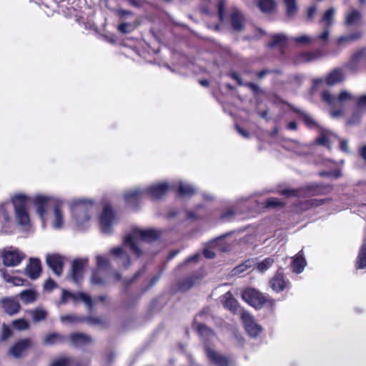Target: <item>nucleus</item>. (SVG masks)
<instances>
[{"label": "nucleus", "instance_id": "58836bf2", "mask_svg": "<svg viewBox=\"0 0 366 366\" xmlns=\"http://www.w3.org/2000/svg\"><path fill=\"white\" fill-rule=\"evenodd\" d=\"M196 280L197 277L193 276L186 277L179 282V289L181 291H187L195 285Z\"/></svg>", "mask_w": 366, "mask_h": 366}, {"label": "nucleus", "instance_id": "2eb2a0df", "mask_svg": "<svg viewBox=\"0 0 366 366\" xmlns=\"http://www.w3.org/2000/svg\"><path fill=\"white\" fill-rule=\"evenodd\" d=\"M86 262L81 259H75L71 263V277L74 282H79L83 276Z\"/></svg>", "mask_w": 366, "mask_h": 366}, {"label": "nucleus", "instance_id": "c9c22d12", "mask_svg": "<svg viewBox=\"0 0 366 366\" xmlns=\"http://www.w3.org/2000/svg\"><path fill=\"white\" fill-rule=\"evenodd\" d=\"M196 193L195 189L189 184H179L177 189V194L179 197H192Z\"/></svg>", "mask_w": 366, "mask_h": 366}, {"label": "nucleus", "instance_id": "338daca9", "mask_svg": "<svg viewBox=\"0 0 366 366\" xmlns=\"http://www.w3.org/2000/svg\"><path fill=\"white\" fill-rule=\"evenodd\" d=\"M44 289L51 291L57 287V284L52 279L48 278L46 280V282L44 285Z\"/></svg>", "mask_w": 366, "mask_h": 366}, {"label": "nucleus", "instance_id": "e2e57ef3", "mask_svg": "<svg viewBox=\"0 0 366 366\" xmlns=\"http://www.w3.org/2000/svg\"><path fill=\"white\" fill-rule=\"evenodd\" d=\"M131 27V24L122 22V24L118 25L117 29L119 32L122 34H128L132 31Z\"/></svg>", "mask_w": 366, "mask_h": 366}, {"label": "nucleus", "instance_id": "09e8293b", "mask_svg": "<svg viewBox=\"0 0 366 366\" xmlns=\"http://www.w3.org/2000/svg\"><path fill=\"white\" fill-rule=\"evenodd\" d=\"M76 302L77 301H82L89 309H92L93 307V302L92 300V297L82 292H79L77 294H76Z\"/></svg>", "mask_w": 366, "mask_h": 366}, {"label": "nucleus", "instance_id": "f704fd0d", "mask_svg": "<svg viewBox=\"0 0 366 366\" xmlns=\"http://www.w3.org/2000/svg\"><path fill=\"white\" fill-rule=\"evenodd\" d=\"M362 36V34L361 31H356L352 34H350L347 36H341L337 40V43L339 45H342L343 44H347L352 41H355L360 39Z\"/></svg>", "mask_w": 366, "mask_h": 366}, {"label": "nucleus", "instance_id": "9d476101", "mask_svg": "<svg viewBox=\"0 0 366 366\" xmlns=\"http://www.w3.org/2000/svg\"><path fill=\"white\" fill-rule=\"evenodd\" d=\"M142 191L138 189L129 190L124 194L125 202L134 209H138L142 197Z\"/></svg>", "mask_w": 366, "mask_h": 366}, {"label": "nucleus", "instance_id": "c756f323", "mask_svg": "<svg viewBox=\"0 0 366 366\" xmlns=\"http://www.w3.org/2000/svg\"><path fill=\"white\" fill-rule=\"evenodd\" d=\"M287 38L282 34H275L272 36V41L268 43L269 48L281 47L287 45Z\"/></svg>", "mask_w": 366, "mask_h": 366}, {"label": "nucleus", "instance_id": "423d86ee", "mask_svg": "<svg viewBox=\"0 0 366 366\" xmlns=\"http://www.w3.org/2000/svg\"><path fill=\"white\" fill-rule=\"evenodd\" d=\"M241 317L244 322V328L249 336L256 337L262 332V326L258 325L248 312H242Z\"/></svg>", "mask_w": 366, "mask_h": 366}, {"label": "nucleus", "instance_id": "6e6d98bb", "mask_svg": "<svg viewBox=\"0 0 366 366\" xmlns=\"http://www.w3.org/2000/svg\"><path fill=\"white\" fill-rule=\"evenodd\" d=\"M97 265L99 269L108 268L109 267V262L106 257L98 255L97 257Z\"/></svg>", "mask_w": 366, "mask_h": 366}, {"label": "nucleus", "instance_id": "bb28decb", "mask_svg": "<svg viewBox=\"0 0 366 366\" xmlns=\"http://www.w3.org/2000/svg\"><path fill=\"white\" fill-rule=\"evenodd\" d=\"M111 254L115 257L122 259L124 260L123 266L124 267H129L131 264V260L129 254L124 250L122 247H114L110 250Z\"/></svg>", "mask_w": 366, "mask_h": 366}, {"label": "nucleus", "instance_id": "cd10ccee", "mask_svg": "<svg viewBox=\"0 0 366 366\" xmlns=\"http://www.w3.org/2000/svg\"><path fill=\"white\" fill-rule=\"evenodd\" d=\"M355 268L357 269H366V242L360 247L357 257L355 260Z\"/></svg>", "mask_w": 366, "mask_h": 366}, {"label": "nucleus", "instance_id": "7ed1b4c3", "mask_svg": "<svg viewBox=\"0 0 366 366\" xmlns=\"http://www.w3.org/2000/svg\"><path fill=\"white\" fill-rule=\"evenodd\" d=\"M93 204L87 200H76L71 204L73 217L79 222H85L89 220Z\"/></svg>", "mask_w": 366, "mask_h": 366}, {"label": "nucleus", "instance_id": "412c9836", "mask_svg": "<svg viewBox=\"0 0 366 366\" xmlns=\"http://www.w3.org/2000/svg\"><path fill=\"white\" fill-rule=\"evenodd\" d=\"M225 300L223 302V306L234 314H238L241 312V307L238 301L230 293L227 292L224 295Z\"/></svg>", "mask_w": 366, "mask_h": 366}, {"label": "nucleus", "instance_id": "c03bdc74", "mask_svg": "<svg viewBox=\"0 0 366 366\" xmlns=\"http://www.w3.org/2000/svg\"><path fill=\"white\" fill-rule=\"evenodd\" d=\"M335 10L330 8L324 13L321 22L324 23L325 26L329 28L333 24Z\"/></svg>", "mask_w": 366, "mask_h": 366}, {"label": "nucleus", "instance_id": "39448f33", "mask_svg": "<svg viewBox=\"0 0 366 366\" xmlns=\"http://www.w3.org/2000/svg\"><path fill=\"white\" fill-rule=\"evenodd\" d=\"M321 98L324 102L333 107L354 99V97L346 90L341 91L337 97L332 94L329 91L325 90L322 92Z\"/></svg>", "mask_w": 366, "mask_h": 366}, {"label": "nucleus", "instance_id": "1a4fd4ad", "mask_svg": "<svg viewBox=\"0 0 366 366\" xmlns=\"http://www.w3.org/2000/svg\"><path fill=\"white\" fill-rule=\"evenodd\" d=\"M229 23L232 30L242 31L245 27V19L242 11L234 9L229 15Z\"/></svg>", "mask_w": 366, "mask_h": 366}, {"label": "nucleus", "instance_id": "052dcab7", "mask_svg": "<svg viewBox=\"0 0 366 366\" xmlns=\"http://www.w3.org/2000/svg\"><path fill=\"white\" fill-rule=\"evenodd\" d=\"M316 142L320 145L330 147V140L327 135L323 132H322L320 136L317 137Z\"/></svg>", "mask_w": 366, "mask_h": 366}, {"label": "nucleus", "instance_id": "6e6552de", "mask_svg": "<svg viewBox=\"0 0 366 366\" xmlns=\"http://www.w3.org/2000/svg\"><path fill=\"white\" fill-rule=\"evenodd\" d=\"M205 353L207 358L217 366H231L232 360L231 358L222 355L212 348H205Z\"/></svg>", "mask_w": 366, "mask_h": 366}, {"label": "nucleus", "instance_id": "4be33fe9", "mask_svg": "<svg viewBox=\"0 0 366 366\" xmlns=\"http://www.w3.org/2000/svg\"><path fill=\"white\" fill-rule=\"evenodd\" d=\"M1 306L4 312L10 315L16 314L21 308L19 302L11 298H5L2 300Z\"/></svg>", "mask_w": 366, "mask_h": 366}, {"label": "nucleus", "instance_id": "bf43d9fd", "mask_svg": "<svg viewBox=\"0 0 366 366\" xmlns=\"http://www.w3.org/2000/svg\"><path fill=\"white\" fill-rule=\"evenodd\" d=\"M85 322H86L89 325H104L105 322L103 320L98 317H86L85 318Z\"/></svg>", "mask_w": 366, "mask_h": 366}, {"label": "nucleus", "instance_id": "3c124183", "mask_svg": "<svg viewBox=\"0 0 366 366\" xmlns=\"http://www.w3.org/2000/svg\"><path fill=\"white\" fill-rule=\"evenodd\" d=\"M91 281L92 284L96 285H102L105 283V280L101 274V269H97L92 272Z\"/></svg>", "mask_w": 366, "mask_h": 366}, {"label": "nucleus", "instance_id": "473e14b6", "mask_svg": "<svg viewBox=\"0 0 366 366\" xmlns=\"http://www.w3.org/2000/svg\"><path fill=\"white\" fill-rule=\"evenodd\" d=\"M124 244L125 246L129 247L130 249L137 257H139L142 255V251L138 247L134 237L132 234H128L124 237Z\"/></svg>", "mask_w": 366, "mask_h": 366}, {"label": "nucleus", "instance_id": "9b49d317", "mask_svg": "<svg viewBox=\"0 0 366 366\" xmlns=\"http://www.w3.org/2000/svg\"><path fill=\"white\" fill-rule=\"evenodd\" d=\"M46 264L52 269L54 273L60 276L63 272L64 258L58 254H48L46 257Z\"/></svg>", "mask_w": 366, "mask_h": 366}, {"label": "nucleus", "instance_id": "2f4dec72", "mask_svg": "<svg viewBox=\"0 0 366 366\" xmlns=\"http://www.w3.org/2000/svg\"><path fill=\"white\" fill-rule=\"evenodd\" d=\"M277 192L279 194L285 196L286 197H302L301 187L295 189L290 187L281 189L280 187H278Z\"/></svg>", "mask_w": 366, "mask_h": 366}, {"label": "nucleus", "instance_id": "864d4df0", "mask_svg": "<svg viewBox=\"0 0 366 366\" xmlns=\"http://www.w3.org/2000/svg\"><path fill=\"white\" fill-rule=\"evenodd\" d=\"M217 15L219 21L220 23H223L224 21L226 15H225V4L223 0L219 1L217 4Z\"/></svg>", "mask_w": 366, "mask_h": 366}, {"label": "nucleus", "instance_id": "393cba45", "mask_svg": "<svg viewBox=\"0 0 366 366\" xmlns=\"http://www.w3.org/2000/svg\"><path fill=\"white\" fill-rule=\"evenodd\" d=\"M229 76L236 81L239 86H244L247 88L251 89L254 94H259L260 93L259 86L254 82H245L244 83L239 74L236 71H232Z\"/></svg>", "mask_w": 366, "mask_h": 366}, {"label": "nucleus", "instance_id": "5fc2aeb1", "mask_svg": "<svg viewBox=\"0 0 366 366\" xmlns=\"http://www.w3.org/2000/svg\"><path fill=\"white\" fill-rule=\"evenodd\" d=\"M275 73V74H280V71L278 69H264L259 71H255V75L257 78L259 80L262 79L266 75Z\"/></svg>", "mask_w": 366, "mask_h": 366}, {"label": "nucleus", "instance_id": "e433bc0d", "mask_svg": "<svg viewBox=\"0 0 366 366\" xmlns=\"http://www.w3.org/2000/svg\"><path fill=\"white\" fill-rule=\"evenodd\" d=\"M292 111L295 112L297 114H298L299 117L302 119L304 123L307 127L314 128L317 126L316 122L304 112L301 111L299 109H292Z\"/></svg>", "mask_w": 366, "mask_h": 366}, {"label": "nucleus", "instance_id": "a19ab883", "mask_svg": "<svg viewBox=\"0 0 366 366\" xmlns=\"http://www.w3.org/2000/svg\"><path fill=\"white\" fill-rule=\"evenodd\" d=\"M361 14L358 10L354 9L348 14L345 18V24L352 26L357 24L361 19Z\"/></svg>", "mask_w": 366, "mask_h": 366}, {"label": "nucleus", "instance_id": "4d7b16f0", "mask_svg": "<svg viewBox=\"0 0 366 366\" xmlns=\"http://www.w3.org/2000/svg\"><path fill=\"white\" fill-rule=\"evenodd\" d=\"M115 14L122 21L126 20L129 16H133L134 13L129 10L118 9L115 11Z\"/></svg>", "mask_w": 366, "mask_h": 366}, {"label": "nucleus", "instance_id": "7c9ffc66", "mask_svg": "<svg viewBox=\"0 0 366 366\" xmlns=\"http://www.w3.org/2000/svg\"><path fill=\"white\" fill-rule=\"evenodd\" d=\"M257 6L264 14L272 12L276 8L274 0H257Z\"/></svg>", "mask_w": 366, "mask_h": 366}, {"label": "nucleus", "instance_id": "0eeeda50", "mask_svg": "<svg viewBox=\"0 0 366 366\" xmlns=\"http://www.w3.org/2000/svg\"><path fill=\"white\" fill-rule=\"evenodd\" d=\"M114 213L110 205H105L100 216V225L102 232L109 233L112 231Z\"/></svg>", "mask_w": 366, "mask_h": 366}, {"label": "nucleus", "instance_id": "20e7f679", "mask_svg": "<svg viewBox=\"0 0 366 366\" xmlns=\"http://www.w3.org/2000/svg\"><path fill=\"white\" fill-rule=\"evenodd\" d=\"M332 185L330 184L312 182L301 187L302 198L325 195L332 192Z\"/></svg>", "mask_w": 366, "mask_h": 366}, {"label": "nucleus", "instance_id": "f3484780", "mask_svg": "<svg viewBox=\"0 0 366 366\" xmlns=\"http://www.w3.org/2000/svg\"><path fill=\"white\" fill-rule=\"evenodd\" d=\"M169 186L166 183H162L149 187L147 189V193L154 200H159L166 195Z\"/></svg>", "mask_w": 366, "mask_h": 366}, {"label": "nucleus", "instance_id": "37998d69", "mask_svg": "<svg viewBox=\"0 0 366 366\" xmlns=\"http://www.w3.org/2000/svg\"><path fill=\"white\" fill-rule=\"evenodd\" d=\"M196 331L202 337H211L214 334V330L204 323H197Z\"/></svg>", "mask_w": 366, "mask_h": 366}, {"label": "nucleus", "instance_id": "0e129e2a", "mask_svg": "<svg viewBox=\"0 0 366 366\" xmlns=\"http://www.w3.org/2000/svg\"><path fill=\"white\" fill-rule=\"evenodd\" d=\"M293 40L296 44H307L311 42L310 38L306 35L296 36Z\"/></svg>", "mask_w": 366, "mask_h": 366}, {"label": "nucleus", "instance_id": "79ce46f5", "mask_svg": "<svg viewBox=\"0 0 366 366\" xmlns=\"http://www.w3.org/2000/svg\"><path fill=\"white\" fill-rule=\"evenodd\" d=\"M54 227L55 228H61L63 225V214L59 204H56L54 208Z\"/></svg>", "mask_w": 366, "mask_h": 366}, {"label": "nucleus", "instance_id": "c85d7f7f", "mask_svg": "<svg viewBox=\"0 0 366 366\" xmlns=\"http://www.w3.org/2000/svg\"><path fill=\"white\" fill-rule=\"evenodd\" d=\"M307 264L305 259L302 255H297L291 262L292 271L295 273H301Z\"/></svg>", "mask_w": 366, "mask_h": 366}, {"label": "nucleus", "instance_id": "774afa93", "mask_svg": "<svg viewBox=\"0 0 366 366\" xmlns=\"http://www.w3.org/2000/svg\"><path fill=\"white\" fill-rule=\"evenodd\" d=\"M356 107L357 109H361L366 107V95L360 96L357 99Z\"/></svg>", "mask_w": 366, "mask_h": 366}, {"label": "nucleus", "instance_id": "de8ad7c7", "mask_svg": "<svg viewBox=\"0 0 366 366\" xmlns=\"http://www.w3.org/2000/svg\"><path fill=\"white\" fill-rule=\"evenodd\" d=\"M362 113L360 109L355 111L347 120V124L353 126L358 124L361 122Z\"/></svg>", "mask_w": 366, "mask_h": 366}, {"label": "nucleus", "instance_id": "dca6fc26", "mask_svg": "<svg viewBox=\"0 0 366 366\" xmlns=\"http://www.w3.org/2000/svg\"><path fill=\"white\" fill-rule=\"evenodd\" d=\"M41 261L38 258H31L26 268V274L31 280L37 279L41 272Z\"/></svg>", "mask_w": 366, "mask_h": 366}, {"label": "nucleus", "instance_id": "69168bd1", "mask_svg": "<svg viewBox=\"0 0 366 366\" xmlns=\"http://www.w3.org/2000/svg\"><path fill=\"white\" fill-rule=\"evenodd\" d=\"M317 12V7L315 5H312L307 9V21L308 22H312L313 18Z\"/></svg>", "mask_w": 366, "mask_h": 366}, {"label": "nucleus", "instance_id": "aec40b11", "mask_svg": "<svg viewBox=\"0 0 366 366\" xmlns=\"http://www.w3.org/2000/svg\"><path fill=\"white\" fill-rule=\"evenodd\" d=\"M71 343L74 347H80L92 342V337L82 332H73L69 335Z\"/></svg>", "mask_w": 366, "mask_h": 366}, {"label": "nucleus", "instance_id": "a18cd8bd", "mask_svg": "<svg viewBox=\"0 0 366 366\" xmlns=\"http://www.w3.org/2000/svg\"><path fill=\"white\" fill-rule=\"evenodd\" d=\"M274 262V260L272 257H266L257 264V269L259 272H264L267 270L273 264Z\"/></svg>", "mask_w": 366, "mask_h": 366}, {"label": "nucleus", "instance_id": "8fccbe9b", "mask_svg": "<svg viewBox=\"0 0 366 366\" xmlns=\"http://www.w3.org/2000/svg\"><path fill=\"white\" fill-rule=\"evenodd\" d=\"M32 319L38 322L44 320L47 317V312L42 309H36L32 311Z\"/></svg>", "mask_w": 366, "mask_h": 366}, {"label": "nucleus", "instance_id": "f8f14e48", "mask_svg": "<svg viewBox=\"0 0 366 366\" xmlns=\"http://www.w3.org/2000/svg\"><path fill=\"white\" fill-rule=\"evenodd\" d=\"M290 282L285 278L282 272L277 271L270 279L269 285L272 290L276 292H280L287 287Z\"/></svg>", "mask_w": 366, "mask_h": 366}, {"label": "nucleus", "instance_id": "ea45409f", "mask_svg": "<svg viewBox=\"0 0 366 366\" xmlns=\"http://www.w3.org/2000/svg\"><path fill=\"white\" fill-rule=\"evenodd\" d=\"M285 206V203L276 197L267 198L264 202V207L267 209L283 208Z\"/></svg>", "mask_w": 366, "mask_h": 366}, {"label": "nucleus", "instance_id": "4c0bfd02", "mask_svg": "<svg viewBox=\"0 0 366 366\" xmlns=\"http://www.w3.org/2000/svg\"><path fill=\"white\" fill-rule=\"evenodd\" d=\"M19 297L24 304H29L36 300V292L32 290H26L20 293Z\"/></svg>", "mask_w": 366, "mask_h": 366}, {"label": "nucleus", "instance_id": "ddd939ff", "mask_svg": "<svg viewBox=\"0 0 366 366\" xmlns=\"http://www.w3.org/2000/svg\"><path fill=\"white\" fill-rule=\"evenodd\" d=\"M24 257V255L17 250L4 251L2 254L3 263L7 267H15L19 264Z\"/></svg>", "mask_w": 366, "mask_h": 366}, {"label": "nucleus", "instance_id": "f257e3e1", "mask_svg": "<svg viewBox=\"0 0 366 366\" xmlns=\"http://www.w3.org/2000/svg\"><path fill=\"white\" fill-rule=\"evenodd\" d=\"M242 299L249 306L256 310H261L264 305L268 304L269 306L274 305V300L269 299L263 293L253 287H246L241 291Z\"/></svg>", "mask_w": 366, "mask_h": 366}, {"label": "nucleus", "instance_id": "6ab92c4d", "mask_svg": "<svg viewBox=\"0 0 366 366\" xmlns=\"http://www.w3.org/2000/svg\"><path fill=\"white\" fill-rule=\"evenodd\" d=\"M50 198L44 195H36L33 200L34 204L36 207L38 215L44 219L46 214V207Z\"/></svg>", "mask_w": 366, "mask_h": 366}, {"label": "nucleus", "instance_id": "a878e982", "mask_svg": "<svg viewBox=\"0 0 366 366\" xmlns=\"http://www.w3.org/2000/svg\"><path fill=\"white\" fill-rule=\"evenodd\" d=\"M67 338L65 335L58 332H51L47 334L44 338V345L64 344Z\"/></svg>", "mask_w": 366, "mask_h": 366}, {"label": "nucleus", "instance_id": "f03ea898", "mask_svg": "<svg viewBox=\"0 0 366 366\" xmlns=\"http://www.w3.org/2000/svg\"><path fill=\"white\" fill-rule=\"evenodd\" d=\"M29 199V197L24 194H16L11 198L16 221L21 226L30 225V217L26 209Z\"/></svg>", "mask_w": 366, "mask_h": 366}, {"label": "nucleus", "instance_id": "a211bd4d", "mask_svg": "<svg viewBox=\"0 0 366 366\" xmlns=\"http://www.w3.org/2000/svg\"><path fill=\"white\" fill-rule=\"evenodd\" d=\"M365 54V49H361L354 53L345 67L352 72H357L360 69V61Z\"/></svg>", "mask_w": 366, "mask_h": 366}, {"label": "nucleus", "instance_id": "680f3d73", "mask_svg": "<svg viewBox=\"0 0 366 366\" xmlns=\"http://www.w3.org/2000/svg\"><path fill=\"white\" fill-rule=\"evenodd\" d=\"M14 326L18 330H23L29 327L28 322L24 319H18L13 322Z\"/></svg>", "mask_w": 366, "mask_h": 366}, {"label": "nucleus", "instance_id": "5701e85b", "mask_svg": "<svg viewBox=\"0 0 366 366\" xmlns=\"http://www.w3.org/2000/svg\"><path fill=\"white\" fill-rule=\"evenodd\" d=\"M137 234H139L141 239L147 242L156 241L160 237L161 235V233L154 229H139L137 231Z\"/></svg>", "mask_w": 366, "mask_h": 366}, {"label": "nucleus", "instance_id": "72a5a7b5", "mask_svg": "<svg viewBox=\"0 0 366 366\" xmlns=\"http://www.w3.org/2000/svg\"><path fill=\"white\" fill-rule=\"evenodd\" d=\"M286 7L285 14L288 18H293L298 11V6L296 0H283Z\"/></svg>", "mask_w": 366, "mask_h": 366}, {"label": "nucleus", "instance_id": "4468645a", "mask_svg": "<svg viewBox=\"0 0 366 366\" xmlns=\"http://www.w3.org/2000/svg\"><path fill=\"white\" fill-rule=\"evenodd\" d=\"M31 345L32 342L29 338L19 340L10 348V354L16 358H19Z\"/></svg>", "mask_w": 366, "mask_h": 366}, {"label": "nucleus", "instance_id": "603ef678", "mask_svg": "<svg viewBox=\"0 0 366 366\" xmlns=\"http://www.w3.org/2000/svg\"><path fill=\"white\" fill-rule=\"evenodd\" d=\"M320 177H332L334 179H338L342 176V172L339 169H333L331 171H322L319 172Z\"/></svg>", "mask_w": 366, "mask_h": 366}, {"label": "nucleus", "instance_id": "13d9d810", "mask_svg": "<svg viewBox=\"0 0 366 366\" xmlns=\"http://www.w3.org/2000/svg\"><path fill=\"white\" fill-rule=\"evenodd\" d=\"M69 299H72L74 302H76V294L72 293L66 290H63L61 297V302L66 303Z\"/></svg>", "mask_w": 366, "mask_h": 366}, {"label": "nucleus", "instance_id": "b1692460", "mask_svg": "<svg viewBox=\"0 0 366 366\" xmlns=\"http://www.w3.org/2000/svg\"><path fill=\"white\" fill-rule=\"evenodd\" d=\"M344 80V74L341 69H334L325 78V82L327 85L332 86L340 83Z\"/></svg>", "mask_w": 366, "mask_h": 366}, {"label": "nucleus", "instance_id": "49530a36", "mask_svg": "<svg viewBox=\"0 0 366 366\" xmlns=\"http://www.w3.org/2000/svg\"><path fill=\"white\" fill-rule=\"evenodd\" d=\"M72 362V357H59L53 360L49 366H71Z\"/></svg>", "mask_w": 366, "mask_h": 366}]
</instances>
